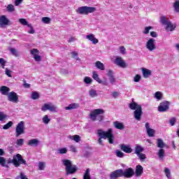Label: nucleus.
I'll list each match as a JSON object with an SVG mask.
<instances>
[{"label": "nucleus", "mask_w": 179, "mask_h": 179, "mask_svg": "<svg viewBox=\"0 0 179 179\" xmlns=\"http://www.w3.org/2000/svg\"><path fill=\"white\" fill-rule=\"evenodd\" d=\"M96 135L98 136V143L101 146H104L103 143V139H108L109 143L113 145L114 143V134H113V129H109L108 131H104L103 129H99L96 131Z\"/></svg>", "instance_id": "1"}, {"label": "nucleus", "mask_w": 179, "mask_h": 179, "mask_svg": "<svg viewBox=\"0 0 179 179\" xmlns=\"http://www.w3.org/2000/svg\"><path fill=\"white\" fill-rule=\"evenodd\" d=\"M90 117L92 121H103L104 120V110L95 109L90 113Z\"/></svg>", "instance_id": "2"}, {"label": "nucleus", "mask_w": 179, "mask_h": 179, "mask_svg": "<svg viewBox=\"0 0 179 179\" xmlns=\"http://www.w3.org/2000/svg\"><path fill=\"white\" fill-rule=\"evenodd\" d=\"M8 163H12L15 167H19L21 164H26V160L23 159L20 154H17L13 155V159H9Z\"/></svg>", "instance_id": "3"}, {"label": "nucleus", "mask_w": 179, "mask_h": 179, "mask_svg": "<svg viewBox=\"0 0 179 179\" xmlns=\"http://www.w3.org/2000/svg\"><path fill=\"white\" fill-rule=\"evenodd\" d=\"M62 163L66 167V171L67 174H73L74 173H76L78 168H76V166L72 165V162H71V160L63 159Z\"/></svg>", "instance_id": "4"}, {"label": "nucleus", "mask_w": 179, "mask_h": 179, "mask_svg": "<svg viewBox=\"0 0 179 179\" xmlns=\"http://www.w3.org/2000/svg\"><path fill=\"white\" fill-rule=\"evenodd\" d=\"M97 9L96 7H89V6H81L79 7L76 10V13H78V15H87L89 13H94Z\"/></svg>", "instance_id": "5"}, {"label": "nucleus", "mask_w": 179, "mask_h": 179, "mask_svg": "<svg viewBox=\"0 0 179 179\" xmlns=\"http://www.w3.org/2000/svg\"><path fill=\"white\" fill-rule=\"evenodd\" d=\"M110 61H111V62L115 64V65H117V66H120V68H127V66H128L127 65V63L125 62V61H124V59H122L120 56L111 57Z\"/></svg>", "instance_id": "6"}, {"label": "nucleus", "mask_w": 179, "mask_h": 179, "mask_svg": "<svg viewBox=\"0 0 179 179\" xmlns=\"http://www.w3.org/2000/svg\"><path fill=\"white\" fill-rule=\"evenodd\" d=\"M41 111H43V112L50 111V113H58V107L54 105V103H45L41 107Z\"/></svg>", "instance_id": "7"}, {"label": "nucleus", "mask_w": 179, "mask_h": 179, "mask_svg": "<svg viewBox=\"0 0 179 179\" xmlns=\"http://www.w3.org/2000/svg\"><path fill=\"white\" fill-rule=\"evenodd\" d=\"M145 48L150 51V52H153L156 50V40L153 38H149L145 43Z\"/></svg>", "instance_id": "8"}, {"label": "nucleus", "mask_w": 179, "mask_h": 179, "mask_svg": "<svg viewBox=\"0 0 179 179\" xmlns=\"http://www.w3.org/2000/svg\"><path fill=\"white\" fill-rule=\"evenodd\" d=\"M24 122L21 121L20 122L15 128V136H20V135H23L24 134Z\"/></svg>", "instance_id": "9"}, {"label": "nucleus", "mask_w": 179, "mask_h": 179, "mask_svg": "<svg viewBox=\"0 0 179 179\" xmlns=\"http://www.w3.org/2000/svg\"><path fill=\"white\" fill-rule=\"evenodd\" d=\"M170 108V101H164L159 103L158 111L159 113H166Z\"/></svg>", "instance_id": "10"}, {"label": "nucleus", "mask_w": 179, "mask_h": 179, "mask_svg": "<svg viewBox=\"0 0 179 179\" xmlns=\"http://www.w3.org/2000/svg\"><path fill=\"white\" fill-rule=\"evenodd\" d=\"M8 101H12L13 103H17L19 101V96L16 92H11L8 94Z\"/></svg>", "instance_id": "11"}, {"label": "nucleus", "mask_w": 179, "mask_h": 179, "mask_svg": "<svg viewBox=\"0 0 179 179\" xmlns=\"http://www.w3.org/2000/svg\"><path fill=\"white\" fill-rule=\"evenodd\" d=\"M12 23H10V21L6 18V16L1 15L0 17V27L3 28L6 26H10Z\"/></svg>", "instance_id": "12"}, {"label": "nucleus", "mask_w": 179, "mask_h": 179, "mask_svg": "<svg viewBox=\"0 0 179 179\" xmlns=\"http://www.w3.org/2000/svg\"><path fill=\"white\" fill-rule=\"evenodd\" d=\"M39 53L40 52L37 49H32L31 50V55H33V58L36 62L41 61V56L38 55Z\"/></svg>", "instance_id": "13"}, {"label": "nucleus", "mask_w": 179, "mask_h": 179, "mask_svg": "<svg viewBox=\"0 0 179 179\" xmlns=\"http://www.w3.org/2000/svg\"><path fill=\"white\" fill-rule=\"evenodd\" d=\"M120 177H122V169L114 171L110 175V179H117Z\"/></svg>", "instance_id": "14"}, {"label": "nucleus", "mask_w": 179, "mask_h": 179, "mask_svg": "<svg viewBox=\"0 0 179 179\" xmlns=\"http://www.w3.org/2000/svg\"><path fill=\"white\" fill-rule=\"evenodd\" d=\"M134 169H132V168H129L124 171H122V176L126 177V178H131V177L134 176Z\"/></svg>", "instance_id": "15"}, {"label": "nucleus", "mask_w": 179, "mask_h": 179, "mask_svg": "<svg viewBox=\"0 0 179 179\" xmlns=\"http://www.w3.org/2000/svg\"><path fill=\"white\" fill-rule=\"evenodd\" d=\"M85 38L88 40V41H91L92 44H98L99 43V39L96 38L94 34H90L86 35Z\"/></svg>", "instance_id": "16"}, {"label": "nucleus", "mask_w": 179, "mask_h": 179, "mask_svg": "<svg viewBox=\"0 0 179 179\" xmlns=\"http://www.w3.org/2000/svg\"><path fill=\"white\" fill-rule=\"evenodd\" d=\"M177 27L176 24H173L171 21H169L166 25H165V30L166 31H174L176 30V28Z\"/></svg>", "instance_id": "17"}, {"label": "nucleus", "mask_w": 179, "mask_h": 179, "mask_svg": "<svg viewBox=\"0 0 179 179\" xmlns=\"http://www.w3.org/2000/svg\"><path fill=\"white\" fill-rule=\"evenodd\" d=\"M145 129H146L147 134L148 135V136H150V137L155 136V134L156 131H155V129L150 128V124H149V123H148V122L145 123Z\"/></svg>", "instance_id": "18"}, {"label": "nucleus", "mask_w": 179, "mask_h": 179, "mask_svg": "<svg viewBox=\"0 0 179 179\" xmlns=\"http://www.w3.org/2000/svg\"><path fill=\"white\" fill-rule=\"evenodd\" d=\"M28 146H32L34 148H37L40 145V140L37 138H32L27 142Z\"/></svg>", "instance_id": "19"}, {"label": "nucleus", "mask_w": 179, "mask_h": 179, "mask_svg": "<svg viewBox=\"0 0 179 179\" xmlns=\"http://www.w3.org/2000/svg\"><path fill=\"white\" fill-rule=\"evenodd\" d=\"M120 149L124 152V153H132V148H131L129 145L122 144L120 145Z\"/></svg>", "instance_id": "20"}, {"label": "nucleus", "mask_w": 179, "mask_h": 179, "mask_svg": "<svg viewBox=\"0 0 179 179\" xmlns=\"http://www.w3.org/2000/svg\"><path fill=\"white\" fill-rule=\"evenodd\" d=\"M142 73H143V76L145 79H148V78H150L152 76V71H150L146 68L142 69Z\"/></svg>", "instance_id": "21"}, {"label": "nucleus", "mask_w": 179, "mask_h": 179, "mask_svg": "<svg viewBox=\"0 0 179 179\" xmlns=\"http://www.w3.org/2000/svg\"><path fill=\"white\" fill-rule=\"evenodd\" d=\"M134 114V118L137 121H141V117H142V108H141L140 109L136 110Z\"/></svg>", "instance_id": "22"}, {"label": "nucleus", "mask_w": 179, "mask_h": 179, "mask_svg": "<svg viewBox=\"0 0 179 179\" xmlns=\"http://www.w3.org/2000/svg\"><path fill=\"white\" fill-rule=\"evenodd\" d=\"M107 75L109 77V82L111 85H115L116 80L115 78H114V73H113V71H109Z\"/></svg>", "instance_id": "23"}, {"label": "nucleus", "mask_w": 179, "mask_h": 179, "mask_svg": "<svg viewBox=\"0 0 179 179\" xmlns=\"http://www.w3.org/2000/svg\"><path fill=\"white\" fill-rule=\"evenodd\" d=\"M154 99L157 100V101H160L163 100V93L162 92H156L154 94Z\"/></svg>", "instance_id": "24"}, {"label": "nucleus", "mask_w": 179, "mask_h": 179, "mask_svg": "<svg viewBox=\"0 0 179 179\" xmlns=\"http://www.w3.org/2000/svg\"><path fill=\"white\" fill-rule=\"evenodd\" d=\"M64 108L65 110H75L76 108H79V103H71L68 106H66Z\"/></svg>", "instance_id": "25"}, {"label": "nucleus", "mask_w": 179, "mask_h": 179, "mask_svg": "<svg viewBox=\"0 0 179 179\" xmlns=\"http://www.w3.org/2000/svg\"><path fill=\"white\" fill-rule=\"evenodd\" d=\"M129 108L131 110H139L141 108H142V106H141V105L135 103V102H132L129 104Z\"/></svg>", "instance_id": "26"}, {"label": "nucleus", "mask_w": 179, "mask_h": 179, "mask_svg": "<svg viewBox=\"0 0 179 179\" xmlns=\"http://www.w3.org/2000/svg\"><path fill=\"white\" fill-rule=\"evenodd\" d=\"M142 173H143V167L141 165H138L136 168V175L137 177L142 176Z\"/></svg>", "instance_id": "27"}, {"label": "nucleus", "mask_w": 179, "mask_h": 179, "mask_svg": "<svg viewBox=\"0 0 179 179\" xmlns=\"http://www.w3.org/2000/svg\"><path fill=\"white\" fill-rule=\"evenodd\" d=\"M1 94H3V96H8V93H9V92H10V90L9 89V87H6V86H2L1 87Z\"/></svg>", "instance_id": "28"}, {"label": "nucleus", "mask_w": 179, "mask_h": 179, "mask_svg": "<svg viewBox=\"0 0 179 179\" xmlns=\"http://www.w3.org/2000/svg\"><path fill=\"white\" fill-rule=\"evenodd\" d=\"M113 125L115 128H116V129H124V128H125V127L124 126V124L118 121L114 122Z\"/></svg>", "instance_id": "29"}, {"label": "nucleus", "mask_w": 179, "mask_h": 179, "mask_svg": "<svg viewBox=\"0 0 179 179\" xmlns=\"http://www.w3.org/2000/svg\"><path fill=\"white\" fill-rule=\"evenodd\" d=\"M159 22L163 26H166L170 21L167 20V17L162 15L160 17Z\"/></svg>", "instance_id": "30"}, {"label": "nucleus", "mask_w": 179, "mask_h": 179, "mask_svg": "<svg viewBox=\"0 0 179 179\" xmlns=\"http://www.w3.org/2000/svg\"><path fill=\"white\" fill-rule=\"evenodd\" d=\"M50 121H51V119L50 118V116H48V115H45L42 117V122L43 124H45V125H48Z\"/></svg>", "instance_id": "31"}, {"label": "nucleus", "mask_w": 179, "mask_h": 179, "mask_svg": "<svg viewBox=\"0 0 179 179\" xmlns=\"http://www.w3.org/2000/svg\"><path fill=\"white\" fill-rule=\"evenodd\" d=\"M173 8L176 13H179V0H175L173 3Z\"/></svg>", "instance_id": "32"}, {"label": "nucleus", "mask_w": 179, "mask_h": 179, "mask_svg": "<svg viewBox=\"0 0 179 179\" xmlns=\"http://www.w3.org/2000/svg\"><path fill=\"white\" fill-rule=\"evenodd\" d=\"M69 138L71 141H74L77 143L80 142V136L79 135L69 136Z\"/></svg>", "instance_id": "33"}, {"label": "nucleus", "mask_w": 179, "mask_h": 179, "mask_svg": "<svg viewBox=\"0 0 179 179\" xmlns=\"http://www.w3.org/2000/svg\"><path fill=\"white\" fill-rule=\"evenodd\" d=\"M19 22L22 24V26H27L28 27H31V24H29V22H27V20H26V19L24 18L19 19Z\"/></svg>", "instance_id": "34"}, {"label": "nucleus", "mask_w": 179, "mask_h": 179, "mask_svg": "<svg viewBox=\"0 0 179 179\" xmlns=\"http://www.w3.org/2000/svg\"><path fill=\"white\" fill-rule=\"evenodd\" d=\"M144 150V148L140 145H136L135 147V153L136 155H139Z\"/></svg>", "instance_id": "35"}, {"label": "nucleus", "mask_w": 179, "mask_h": 179, "mask_svg": "<svg viewBox=\"0 0 179 179\" xmlns=\"http://www.w3.org/2000/svg\"><path fill=\"white\" fill-rule=\"evenodd\" d=\"M71 55L72 58L76 59V61H78L79 62H80V59L79 57H78V55H79V53H78V52H75V51L71 52Z\"/></svg>", "instance_id": "36"}, {"label": "nucleus", "mask_w": 179, "mask_h": 179, "mask_svg": "<svg viewBox=\"0 0 179 179\" xmlns=\"http://www.w3.org/2000/svg\"><path fill=\"white\" fill-rule=\"evenodd\" d=\"M164 155H165V151H164V149L163 148H161L158 153H157V155L159 156V158L161 159V160H163V157H164Z\"/></svg>", "instance_id": "37"}, {"label": "nucleus", "mask_w": 179, "mask_h": 179, "mask_svg": "<svg viewBox=\"0 0 179 179\" xmlns=\"http://www.w3.org/2000/svg\"><path fill=\"white\" fill-rule=\"evenodd\" d=\"M150 30H153V27L149 26V27H145L144 29L143 30V34H149V32Z\"/></svg>", "instance_id": "38"}, {"label": "nucleus", "mask_w": 179, "mask_h": 179, "mask_svg": "<svg viewBox=\"0 0 179 179\" xmlns=\"http://www.w3.org/2000/svg\"><path fill=\"white\" fill-rule=\"evenodd\" d=\"M157 145L160 149H163V148L166 146V145H164V142H163V140H162L161 138L157 139Z\"/></svg>", "instance_id": "39"}, {"label": "nucleus", "mask_w": 179, "mask_h": 179, "mask_svg": "<svg viewBox=\"0 0 179 179\" xmlns=\"http://www.w3.org/2000/svg\"><path fill=\"white\" fill-rule=\"evenodd\" d=\"M92 78L98 83H101V80L99 78V74L96 71H93Z\"/></svg>", "instance_id": "40"}, {"label": "nucleus", "mask_w": 179, "mask_h": 179, "mask_svg": "<svg viewBox=\"0 0 179 179\" xmlns=\"http://www.w3.org/2000/svg\"><path fill=\"white\" fill-rule=\"evenodd\" d=\"M67 152L66 148H59L57 150V155H65Z\"/></svg>", "instance_id": "41"}, {"label": "nucleus", "mask_w": 179, "mask_h": 179, "mask_svg": "<svg viewBox=\"0 0 179 179\" xmlns=\"http://www.w3.org/2000/svg\"><path fill=\"white\" fill-rule=\"evenodd\" d=\"M8 118V115L4 112L0 111V121L3 122Z\"/></svg>", "instance_id": "42"}, {"label": "nucleus", "mask_w": 179, "mask_h": 179, "mask_svg": "<svg viewBox=\"0 0 179 179\" xmlns=\"http://www.w3.org/2000/svg\"><path fill=\"white\" fill-rule=\"evenodd\" d=\"M41 20L45 24H50V23H51V18L48 17H43Z\"/></svg>", "instance_id": "43"}, {"label": "nucleus", "mask_w": 179, "mask_h": 179, "mask_svg": "<svg viewBox=\"0 0 179 179\" xmlns=\"http://www.w3.org/2000/svg\"><path fill=\"white\" fill-rule=\"evenodd\" d=\"M9 50L10 52H11L13 55H15V57H19V52L16 50V49L14 48H10Z\"/></svg>", "instance_id": "44"}, {"label": "nucleus", "mask_w": 179, "mask_h": 179, "mask_svg": "<svg viewBox=\"0 0 179 179\" xmlns=\"http://www.w3.org/2000/svg\"><path fill=\"white\" fill-rule=\"evenodd\" d=\"M38 169L41 171L44 170V169H45V162H39L38 164Z\"/></svg>", "instance_id": "45"}, {"label": "nucleus", "mask_w": 179, "mask_h": 179, "mask_svg": "<svg viewBox=\"0 0 179 179\" xmlns=\"http://www.w3.org/2000/svg\"><path fill=\"white\" fill-rule=\"evenodd\" d=\"M13 125V122L10 121L7 124H4L3 127V129H9Z\"/></svg>", "instance_id": "46"}, {"label": "nucleus", "mask_w": 179, "mask_h": 179, "mask_svg": "<svg viewBox=\"0 0 179 179\" xmlns=\"http://www.w3.org/2000/svg\"><path fill=\"white\" fill-rule=\"evenodd\" d=\"M40 97V94L37 92H34L31 94V99L33 100H37Z\"/></svg>", "instance_id": "47"}, {"label": "nucleus", "mask_w": 179, "mask_h": 179, "mask_svg": "<svg viewBox=\"0 0 179 179\" xmlns=\"http://www.w3.org/2000/svg\"><path fill=\"white\" fill-rule=\"evenodd\" d=\"M93 82V80L90 77H85L84 78V83H86V85H90Z\"/></svg>", "instance_id": "48"}, {"label": "nucleus", "mask_w": 179, "mask_h": 179, "mask_svg": "<svg viewBox=\"0 0 179 179\" xmlns=\"http://www.w3.org/2000/svg\"><path fill=\"white\" fill-rule=\"evenodd\" d=\"M164 173L167 178L169 179L171 178V173L170 172V169H169L168 168H165Z\"/></svg>", "instance_id": "49"}, {"label": "nucleus", "mask_w": 179, "mask_h": 179, "mask_svg": "<svg viewBox=\"0 0 179 179\" xmlns=\"http://www.w3.org/2000/svg\"><path fill=\"white\" fill-rule=\"evenodd\" d=\"M119 50H120V54H122V55H125V54H127V49L125 48V47L120 46L119 48Z\"/></svg>", "instance_id": "50"}, {"label": "nucleus", "mask_w": 179, "mask_h": 179, "mask_svg": "<svg viewBox=\"0 0 179 179\" xmlns=\"http://www.w3.org/2000/svg\"><path fill=\"white\" fill-rule=\"evenodd\" d=\"M0 164L3 167H5V166H6V159H5L3 157H0Z\"/></svg>", "instance_id": "51"}, {"label": "nucleus", "mask_w": 179, "mask_h": 179, "mask_svg": "<svg viewBox=\"0 0 179 179\" xmlns=\"http://www.w3.org/2000/svg\"><path fill=\"white\" fill-rule=\"evenodd\" d=\"M8 12H15V6L12 4H8L7 6Z\"/></svg>", "instance_id": "52"}, {"label": "nucleus", "mask_w": 179, "mask_h": 179, "mask_svg": "<svg viewBox=\"0 0 179 179\" xmlns=\"http://www.w3.org/2000/svg\"><path fill=\"white\" fill-rule=\"evenodd\" d=\"M23 143H24V140L23 138H20L16 141L17 146H23Z\"/></svg>", "instance_id": "53"}, {"label": "nucleus", "mask_w": 179, "mask_h": 179, "mask_svg": "<svg viewBox=\"0 0 179 179\" xmlns=\"http://www.w3.org/2000/svg\"><path fill=\"white\" fill-rule=\"evenodd\" d=\"M96 68H104V64L101 63L100 61H97L95 63Z\"/></svg>", "instance_id": "54"}, {"label": "nucleus", "mask_w": 179, "mask_h": 179, "mask_svg": "<svg viewBox=\"0 0 179 179\" xmlns=\"http://www.w3.org/2000/svg\"><path fill=\"white\" fill-rule=\"evenodd\" d=\"M141 79H142V77L141 76V75L137 74L134 78V82H136V83L141 82Z\"/></svg>", "instance_id": "55"}, {"label": "nucleus", "mask_w": 179, "mask_h": 179, "mask_svg": "<svg viewBox=\"0 0 179 179\" xmlns=\"http://www.w3.org/2000/svg\"><path fill=\"white\" fill-rule=\"evenodd\" d=\"M115 153L117 157H124V152L120 150H117Z\"/></svg>", "instance_id": "56"}, {"label": "nucleus", "mask_w": 179, "mask_h": 179, "mask_svg": "<svg viewBox=\"0 0 179 179\" xmlns=\"http://www.w3.org/2000/svg\"><path fill=\"white\" fill-rule=\"evenodd\" d=\"M176 121L177 119L176 117L171 118V120H169L170 125H171V127H174V125H176Z\"/></svg>", "instance_id": "57"}, {"label": "nucleus", "mask_w": 179, "mask_h": 179, "mask_svg": "<svg viewBox=\"0 0 179 179\" xmlns=\"http://www.w3.org/2000/svg\"><path fill=\"white\" fill-rule=\"evenodd\" d=\"M90 96L91 97H96L97 96V92L94 90H90Z\"/></svg>", "instance_id": "58"}, {"label": "nucleus", "mask_w": 179, "mask_h": 179, "mask_svg": "<svg viewBox=\"0 0 179 179\" xmlns=\"http://www.w3.org/2000/svg\"><path fill=\"white\" fill-rule=\"evenodd\" d=\"M138 157L140 159V160H145L146 159V155L140 152V154H137Z\"/></svg>", "instance_id": "59"}, {"label": "nucleus", "mask_w": 179, "mask_h": 179, "mask_svg": "<svg viewBox=\"0 0 179 179\" xmlns=\"http://www.w3.org/2000/svg\"><path fill=\"white\" fill-rule=\"evenodd\" d=\"M0 64L1 65L2 68H5V65L6 64V61H5V59L0 58Z\"/></svg>", "instance_id": "60"}, {"label": "nucleus", "mask_w": 179, "mask_h": 179, "mask_svg": "<svg viewBox=\"0 0 179 179\" xmlns=\"http://www.w3.org/2000/svg\"><path fill=\"white\" fill-rule=\"evenodd\" d=\"M6 75H7V76H8V78H12V71L6 69Z\"/></svg>", "instance_id": "61"}, {"label": "nucleus", "mask_w": 179, "mask_h": 179, "mask_svg": "<svg viewBox=\"0 0 179 179\" xmlns=\"http://www.w3.org/2000/svg\"><path fill=\"white\" fill-rule=\"evenodd\" d=\"M70 150L71 152H73V153H76V152H78V150H76V147H75V145H71Z\"/></svg>", "instance_id": "62"}, {"label": "nucleus", "mask_w": 179, "mask_h": 179, "mask_svg": "<svg viewBox=\"0 0 179 179\" xmlns=\"http://www.w3.org/2000/svg\"><path fill=\"white\" fill-rule=\"evenodd\" d=\"M150 36H151V37H153L154 38H156V37H157V32H156V31H151L150 33Z\"/></svg>", "instance_id": "63"}, {"label": "nucleus", "mask_w": 179, "mask_h": 179, "mask_svg": "<svg viewBox=\"0 0 179 179\" xmlns=\"http://www.w3.org/2000/svg\"><path fill=\"white\" fill-rule=\"evenodd\" d=\"M112 96H113V97H114V99H117V97H118L120 96V92H114L112 93Z\"/></svg>", "instance_id": "64"}]
</instances>
